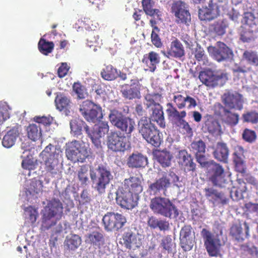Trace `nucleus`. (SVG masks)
Listing matches in <instances>:
<instances>
[{
    "mask_svg": "<svg viewBox=\"0 0 258 258\" xmlns=\"http://www.w3.org/2000/svg\"><path fill=\"white\" fill-rule=\"evenodd\" d=\"M63 209L62 204L58 199L49 201L41 211V229L45 231L55 226L62 217Z\"/></svg>",
    "mask_w": 258,
    "mask_h": 258,
    "instance_id": "obj_1",
    "label": "nucleus"
},
{
    "mask_svg": "<svg viewBox=\"0 0 258 258\" xmlns=\"http://www.w3.org/2000/svg\"><path fill=\"white\" fill-rule=\"evenodd\" d=\"M150 208L154 213L170 219L176 218L179 215L178 210L175 205L167 198L161 197L153 198Z\"/></svg>",
    "mask_w": 258,
    "mask_h": 258,
    "instance_id": "obj_2",
    "label": "nucleus"
},
{
    "mask_svg": "<svg viewBox=\"0 0 258 258\" xmlns=\"http://www.w3.org/2000/svg\"><path fill=\"white\" fill-rule=\"evenodd\" d=\"M90 176L94 189L99 194H102L105 192L107 185L112 178L111 172L103 165H100L94 170H90Z\"/></svg>",
    "mask_w": 258,
    "mask_h": 258,
    "instance_id": "obj_3",
    "label": "nucleus"
},
{
    "mask_svg": "<svg viewBox=\"0 0 258 258\" xmlns=\"http://www.w3.org/2000/svg\"><path fill=\"white\" fill-rule=\"evenodd\" d=\"M222 234V231L220 234L214 233L206 228H203L201 231L204 246L210 256L217 257L220 254L223 245L221 238Z\"/></svg>",
    "mask_w": 258,
    "mask_h": 258,
    "instance_id": "obj_4",
    "label": "nucleus"
},
{
    "mask_svg": "<svg viewBox=\"0 0 258 258\" xmlns=\"http://www.w3.org/2000/svg\"><path fill=\"white\" fill-rule=\"evenodd\" d=\"M109 118L113 125L127 137H131L135 126V122L132 118L125 116L116 109L110 110Z\"/></svg>",
    "mask_w": 258,
    "mask_h": 258,
    "instance_id": "obj_5",
    "label": "nucleus"
},
{
    "mask_svg": "<svg viewBox=\"0 0 258 258\" xmlns=\"http://www.w3.org/2000/svg\"><path fill=\"white\" fill-rule=\"evenodd\" d=\"M44 161L45 171L52 176L56 175L58 171V154L56 153V149L51 144L46 146L41 153Z\"/></svg>",
    "mask_w": 258,
    "mask_h": 258,
    "instance_id": "obj_6",
    "label": "nucleus"
},
{
    "mask_svg": "<svg viewBox=\"0 0 258 258\" xmlns=\"http://www.w3.org/2000/svg\"><path fill=\"white\" fill-rule=\"evenodd\" d=\"M107 145L109 150L115 152H124L129 147L126 137L117 131L111 132L108 135Z\"/></svg>",
    "mask_w": 258,
    "mask_h": 258,
    "instance_id": "obj_7",
    "label": "nucleus"
},
{
    "mask_svg": "<svg viewBox=\"0 0 258 258\" xmlns=\"http://www.w3.org/2000/svg\"><path fill=\"white\" fill-rule=\"evenodd\" d=\"M199 78L204 84L212 87L218 85L222 86L228 80L227 74L224 73L214 74L210 70L201 72Z\"/></svg>",
    "mask_w": 258,
    "mask_h": 258,
    "instance_id": "obj_8",
    "label": "nucleus"
},
{
    "mask_svg": "<svg viewBox=\"0 0 258 258\" xmlns=\"http://www.w3.org/2000/svg\"><path fill=\"white\" fill-rule=\"evenodd\" d=\"M116 202L121 208L132 210L138 205L139 196L120 188L116 192Z\"/></svg>",
    "mask_w": 258,
    "mask_h": 258,
    "instance_id": "obj_9",
    "label": "nucleus"
},
{
    "mask_svg": "<svg viewBox=\"0 0 258 258\" xmlns=\"http://www.w3.org/2000/svg\"><path fill=\"white\" fill-rule=\"evenodd\" d=\"M206 145L202 139H195L190 145L189 149L194 155L197 162L199 163L202 167H207L210 162L207 160L206 153Z\"/></svg>",
    "mask_w": 258,
    "mask_h": 258,
    "instance_id": "obj_10",
    "label": "nucleus"
},
{
    "mask_svg": "<svg viewBox=\"0 0 258 258\" xmlns=\"http://www.w3.org/2000/svg\"><path fill=\"white\" fill-rule=\"evenodd\" d=\"M208 50L211 56L217 61L226 60L233 55L231 49L221 41H218L215 46H209Z\"/></svg>",
    "mask_w": 258,
    "mask_h": 258,
    "instance_id": "obj_11",
    "label": "nucleus"
},
{
    "mask_svg": "<svg viewBox=\"0 0 258 258\" xmlns=\"http://www.w3.org/2000/svg\"><path fill=\"white\" fill-rule=\"evenodd\" d=\"M141 86L139 79H132L130 84H124L120 86L122 96L129 100L140 99Z\"/></svg>",
    "mask_w": 258,
    "mask_h": 258,
    "instance_id": "obj_12",
    "label": "nucleus"
},
{
    "mask_svg": "<svg viewBox=\"0 0 258 258\" xmlns=\"http://www.w3.org/2000/svg\"><path fill=\"white\" fill-rule=\"evenodd\" d=\"M171 11L176 18V22L177 24L189 25L191 16L184 2L181 1L175 2L172 5Z\"/></svg>",
    "mask_w": 258,
    "mask_h": 258,
    "instance_id": "obj_13",
    "label": "nucleus"
},
{
    "mask_svg": "<svg viewBox=\"0 0 258 258\" xmlns=\"http://www.w3.org/2000/svg\"><path fill=\"white\" fill-rule=\"evenodd\" d=\"M103 223L107 230H118L126 222L125 217L122 214L114 212H107L103 217Z\"/></svg>",
    "mask_w": 258,
    "mask_h": 258,
    "instance_id": "obj_14",
    "label": "nucleus"
},
{
    "mask_svg": "<svg viewBox=\"0 0 258 258\" xmlns=\"http://www.w3.org/2000/svg\"><path fill=\"white\" fill-rule=\"evenodd\" d=\"M81 146L82 144L79 141H73L66 151L68 159L74 162H83L88 154L86 149Z\"/></svg>",
    "mask_w": 258,
    "mask_h": 258,
    "instance_id": "obj_15",
    "label": "nucleus"
},
{
    "mask_svg": "<svg viewBox=\"0 0 258 258\" xmlns=\"http://www.w3.org/2000/svg\"><path fill=\"white\" fill-rule=\"evenodd\" d=\"M210 172L211 176L210 178V181L214 185L223 186L226 183L227 179L226 178L225 172L222 166L214 161H210ZM208 167V166L207 167Z\"/></svg>",
    "mask_w": 258,
    "mask_h": 258,
    "instance_id": "obj_16",
    "label": "nucleus"
},
{
    "mask_svg": "<svg viewBox=\"0 0 258 258\" xmlns=\"http://www.w3.org/2000/svg\"><path fill=\"white\" fill-rule=\"evenodd\" d=\"M204 192L206 198L214 205L223 206L229 203V196L224 192L213 187L205 188Z\"/></svg>",
    "mask_w": 258,
    "mask_h": 258,
    "instance_id": "obj_17",
    "label": "nucleus"
},
{
    "mask_svg": "<svg viewBox=\"0 0 258 258\" xmlns=\"http://www.w3.org/2000/svg\"><path fill=\"white\" fill-rule=\"evenodd\" d=\"M120 188L139 196L143 190V179L141 177L130 176L123 180Z\"/></svg>",
    "mask_w": 258,
    "mask_h": 258,
    "instance_id": "obj_18",
    "label": "nucleus"
},
{
    "mask_svg": "<svg viewBox=\"0 0 258 258\" xmlns=\"http://www.w3.org/2000/svg\"><path fill=\"white\" fill-rule=\"evenodd\" d=\"M222 101L225 106L229 109H237L240 110L243 108L242 96L238 93H224L222 96Z\"/></svg>",
    "mask_w": 258,
    "mask_h": 258,
    "instance_id": "obj_19",
    "label": "nucleus"
},
{
    "mask_svg": "<svg viewBox=\"0 0 258 258\" xmlns=\"http://www.w3.org/2000/svg\"><path fill=\"white\" fill-rule=\"evenodd\" d=\"M246 151L240 146H237L234 148L232 154L233 161L235 165V170L238 172L244 173L246 172V165L244 161V153Z\"/></svg>",
    "mask_w": 258,
    "mask_h": 258,
    "instance_id": "obj_20",
    "label": "nucleus"
},
{
    "mask_svg": "<svg viewBox=\"0 0 258 258\" xmlns=\"http://www.w3.org/2000/svg\"><path fill=\"white\" fill-rule=\"evenodd\" d=\"M177 158L179 164L184 167L185 171H196V164L194 162L191 155L186 150L179 151Z\"/></svg>",
    "mask_w": 258,
    "mask_h": 258,
    "instance_id": "obj_21",
    "label": "nucleus"
},
{
    "mask_svg": "<svg viewBox=\"0 0 258 258\" xmlns=\"http://www.w3.org/2000/svg\"><path fill=\"white\" fill-rule=\"evenodd\" d=\"M192 229L190 225H186L182 227L180 231V245L185 251L191 250L194 245V241L191 237Z\"/></svg>",
    "mask_w": 258,
    "mask_h": 258,
    "instance_id": "obj_22",
    "label": "nucleus"
},
{
    "mask_svg": "<svg viewBox=\"0 0 258 258\" xmlns=\"http://www.w3.org/2000/svg\"><path fill=\"white\" fill-rule=\"evenodd\" d=\"M109 131V125L107 122L99 121L97 124H95L93 128L92 135L90 134L89 136L92 142L96 145L100 144L99 138L103 137Z\"/></svg>",
    "mask_w": 258,
    "mask_h": 258,
    "instance_id": "obj_23",
    "label": "nucleus"
},
{
    "mask_svg": "<svg viewBox=\"0 0 258 258\" xmlns=\"http://www.w3.org/2000/svg\"><path fill=\"white\" fill-rule=\"evenodd\" d=\"M142 62L147 68L146 70L154 72L157 69V66L160 62L159 54L153 51L144 55Z\"/></svg>",
    "mask_w": 258,
    "mask_h": 258,
    "instance_id": "obj_24",
    "label": "nucleus"
},
{
    "mask_svg": "<svg viewBox=\"0 0 258 258\" xmlns=\"http://www.w3.org/2000/svg\"><path fill=\"white\" fill-rule=\"evenodd\" d=\"M213 1H210L208 7L199 11V15L202 20H212L220 15V11Z\"/></svg>",
    "mask_w": 258,
    "mask_h": 258,
    "instance_id": "obj_25",
    "label": "nucleus"
},
{
    "mask_svg": "<svg viewBox=\"0 0 258 258\" xmlns=\"http://www.w3.org/2000/svg\"><path fill=\"white\" fill-rule=\"evenodd\" d=\"M170 184L169 178L167 174L164 173L162 174V177L149 185V189L154 195H157L161 190L166 191Z\"/></svg>",
    "mask_w": 258,
    "mask_h": 258,
    "instance_id": "obj_26",
    "label": "nucleus"
},
{
    "mask_svg": "<svg viewBox=\"0 0 258 258\" xmlns=\"http://www.w3.org/2000/svg\"><path fill=\"white\" fill-rule=\"evenodd\" d=\"M167 53L169 56L176 58H181L185 55V50L181 42L176 38L171 42L170 48Z\"/></svg>",
    "mask_w": 258,
    "mask_h": 258,
    "instance_id": "obj_27",
    "label": "nucleus"
},
{
    "mask_svg": "<svg viewBox=\"0 0 258 258\" xmlns=\"http://www.w3.org/2000/svg\"><path fill=\"white\" fill-rule=\"evenodd\" d=\"M221 108L223 110V114L221 115L222 121L231 126H234L237 124L239 121V116L237 113H233L229 109L219 104Z\"/></svg>",
    "mask_w": 258,
    "mask_h": 258,
    "instance_id": "obj_28",
    "label": "nucleus"
},
{
    "mask_svg": "<svg viewBox=\"0 0 258 258\" xmlns=\"http://www.w3.org/2000/svg\"><path fill=\"white\" fill-rule=\"evenodd\" d=\"M19 126L17 124L13 126L4 136L2 144L5 147L9 148L15 144L17 138L19 136Z\"/></svg>",
    "mask_w": 258,
    "mask_h": 258,
    "instance_id": "obj_29",
    "label": "nucleus"
},
{
    "mask_svg": "<svg viewBox=\"0 0 258 258\" xmlns=\"http://www.w3.org/2000/svg\"><path fill=\"white\" fill-rule=\"evenodd\" d=\"M86 241L93 245L95 249L100 251L102 246L105 244V239L103 235L98 231H93L86 236Z\"/></svg>",
    "mask_w": 258,
    "mask_h": 258,
    "instance_id": "obj_30",
    "label": "nucleus"
},
{
    "mask_svg": "<svg viewBox=\"0 0 258 258\" xmlns=\"http://www.w3.org/2000/svg\"><path fill=\"white\" fill-rule=\"evenodd\" d=\"M148 163L147 158L141 153H133L127 159V165L131 168L145 167Z\"/></svg>",
    "mask_w": 258,
    "mask_h": 258,
    "instance_id": "obj_31",
    "label": "nucleus"
},
{
    "mask_svg": "<svg viewBox=\"0 0 258 258\" xmlns=\"http://www.w3.org/2000/svg\"><path fill=\"white\" fill-rule=\"evenodd\" d=\"M213 155L217 160L227 163L229 156V149L226 144L223 142H218L216 145Z\"/></svg>",
    "mask_w": 258,
    "mask_h": 258,
    "instance_id": "obj_32",
    "label": "nucleus"
},
{
    "mask_svg": "<svg viewBox=\"0 0 258 258\" xmlns=\"http://www.w3.org/2000/svg\"><path fill=\"white\" fill-rule=\"evenodd\" d=\"M122 239L125 247L129 249L139 248L141 245V242L138 236L133 232L125 233Z\"/></svg>",
    "mask_w": 258,
    "mask_h": 258,
    "instance_id": "obj_33",
    "label": "nucleus"
},
{
    "mask_svg": "<svg viewBox=\"0 0 258 258\" xmlns=\"http://www.w3.org/2000/svg\"><path fill=\"white\" fill-rule=\"evenodd\" d=\"M139 132L141 134L144 139L146 140L149 139L150 134L153 129H156V126L152 124L147 117H142L139 121Z\"/></svg>",
    "mask_w": 258,
    "mask_h": 258,
    "instance_id": "obj_34",
    "label": "nucleus"
},
{
    "mask_svg": "<svg viewBox=\"0 0 258 258\" xmlns=\"http://www.w3.org/2000/svg\"><path fill=\"white\" fill-rule=\"evenodd\" d=\"M70 127L71 132L74 136L81 135L83 130L84 129L86 133L89 135V128L86 123L81 119L75 118L70 121Z\"/></svg>",
    "mask_w": 258,
    "mask_h": 258,
    "instance_id": "obj_35",
    "label": "nucleus"
},
{
    "mask_svg": "<svg viewBox=\"0 0 258 258\" xmlns=\"http://www.w3.org/2000/svg\"><path fill=\"white\" fill-rule=\"evenodd\" d=\"M25 131L28 138L32 141L39 140L42 137V129L36 123H30L26 127Z\"/></svg>",
    "mask_w": 258,
    "mask_h": 258,
    "instance_id": "obj_36",
    "label": "nucleus"
},
{
    "mask_svg": "<svg viewBox=\"0 0 258 258\" xmlns=\"http://www.w3.org/2000/svg\"><path fill=\"white\" fill-rule=\"evenodd\" d=\"M237 181L239 184V186L233 187V189L230 191V197L235 201H238L243 198V193L246 192L247 190L246 183L242 179H238Z\"/></svg>",
    "mask_w": 258,
    "mask_h": 258,
    "instance_id": "obj_37",
    "label": "nucleus"
},
{
    "mask_svg": "<svg viewBox=\"0 0 258 258\" xmlns=\"http://www.w3.org/2000/svg\"><path fill=\"white\" fill-rule=\"evenodd\" d=\"M151 119L152 121L156 122L161 127L164 128L165 127L164 112L160 104H157L155 107L152 108Z\"/></svg>",
    "mask_w": 258,
    "mask_h": 258,
    "instance_id": "obj_38",
    "label": "nucleus"
},
{
    "mask_svg": "<svg viewBox=\"0 0 258 258\" xmlns=\"http://www.w3.org/2000/svg\"><path fill=\"white\" fill-rule=\"evenodd\" d=\"M142 4L143 10L147 15L156 16L157 19H161V12L159 9L153 8L154 2L152 0H142Z\"/></svg>",
    "mask_w": 258,
    "mask_h": 258,
    "instance_id": "obj_39",
    "label": "nucleus"
},
{
    "mask_svg": "<svg viewBox=\"0 0 258 258\" xmlns=\"http://www.w3.org/2000/svg\"><path fill=\"white\" fill-rule=\"evenodd\" d=\"M101 77L106 81H113L118 77V71L112 65L109 64L104 68L101 72Z\"/></svg>",
    "mask_w": 258,
    "mask_h": 258,
    "instance_id": "obj_40",
    "label": "nucleus"
},
{
    "mask_svg": "<svg viewBox=\"0 0 258 258\" xmlns=\"http://www.w3.org/2000/svg\"><path fill=\"white\" fill-rule=\"evenodd\" d=\"M54 102L56 108L59 111L68 109L70 107V98L62 93H59L56 95Z\"/></svg>",
    "mask_w": 258,
    "mask_h": 258,
    "instance_id": "obj_41",
    "label": "nucleus"
},
{
    "mask_svg": "<svg viewBox=\"0 0 258 258\" xmlns=\"http://www.w3.org/2000/svg\"><path fill=\"white\" fill-rule=\"evenodd\" d=\"M205 128L211 134H216L221 131V126L219 122L211 116H209L204 123Z\"/></svg>",
    "mask_w": 258,
    "mask_h": 258,
    "instance_id": "obj_42",
    "label": "nucleus"
},
{
    "mask_svg": "<svg viewBox=\"0 0 258 258\" xmlns=\"http://www.w3.org/2000/svg\"><path fill=\"white\" fill-rule=\"evenodd\" d=\"M166 105L168 107L166 112L168 117H172L179 121L186 116V112L185 110L179 112L171 103H168Z\"/></svg>",
    "mask_w": 258,
    "mask_h": 258,
    "instance_id": "obj_43",
    "label": "nucleus"
},
{
    "mask_svg": "<svg viewBox=\"0 0 258 258\" xmlns=\"http://www.w3.org/2000/svg\"><path fill=\"white\" fill-rule=\"evenodd\" d=\"M101 107L96 105V108H94L88 114H86L84 118L89 122L95 123L99 121L102 118Z\"/></svg>",
    "mask_w": 258,
    "mask_h": 258,
    "instance_id": "obj_44",
    "label": "nucleus"
},
{
    "mask_svg": "<svg viewBox=\"0 0 258 258\" xmlns=\"http://www.w3.org/2000/svg\"><path fill=\"white\" fill-rule=\"evenodd\" d=\"M81 244V237L76 234H73L70 236H67L64 241V246L68 249L74 250Z\"/></svg>",
    "mask_w": 258,
    "mask_h": 258,
    "instance_id": "obj_45",
    "label": "nucleus"
},
{
    "mask_svg": "<svg viewBox=\"0 0 258 258\" xmlns=\"http://www.w3.org/2000/svg\"><path fill=\"white\" fill-rule=\"evenodd\" d=\"M173 156L168 151L163 150L159 151L157 154V161L163 167H168L171 164V161Z\"/></svg>",
    "mask_w": 258,
    "mask_h": 258,
    "instance_id": "obj_46",
    "label": "nucleus"
},
{
    "mask_svg": "<svg viewBox=\"0 0 258 258\" xmlns=\"http://www.w3.org/2000/svg\"><path fill=\"white\" fill-rule=\"evenodd\" d=\"M38 47L40 52L46 55L52 51L54 43L52 41H48L45 39L41 38L38 42Z\"/></svg>",
    "mask_w": 258,
    "mask_h": 258,
    "instance_id": "obj_47",
    "label": "nucleus"
},
{
    "mask_svg": "<svg viewBox=\"0 0 258 258\" xmlns=\"http://www.w3.org/2000/svg\"><path fill=\"white\" fill-rule=\"evenodd\" d=\"M243 122L256 124L258 123V112L255 110H250L244 112L242 115Z\"/></svg>",
    "mask_w": 258,
    "mask_h": 258,
    "instance_id": "obj_48",
    "label": "nucleus"
},
{
    "mask_svg": "<svg viewBox=\"0 0 258 258\" xmlns=\"http://www.w3.org/2000/svg\"><path fill=\"white\" fill-rule=\"evenodd\" d=\"M88 168L86 165L81 166L78 171V177L81 185L82 186H86L89 182V179L88 176Z\"/></svg>",
    "mask_w": 258,
    "mask_h": 258,
    "instance_id": "obj_49",
    "label": "nucleus"
},
{
    "mask_svg": "<svg viewBox=\"0 0 258 258\" xmlns=\"http://www.w3.org/2000/svg\"><path fill=\"white\" fill-rule=\"evenodd\" d=\"M230 234L237 241H243V232L241 224H233L230 229Z\"/></svg>",
    "mask_w": 258,
    "mask_h": 258,
    "instance_id": "obj_50",
    "label": "nucleus"
},
{
    "mask_svg": "<svg viewBox=\"0 0 258 258\" xmlns=\"http://www.w3.org/2000/svg\"><path fill=\"white\" fill-rule=\"evenodd\" d=\"M243 58L250 64L258 66V55L256 52L246 50L243 53Z\"/></svg>",
    "mask_w": 258,
    "mask_h": 258,
    "instance_id": "obj_51",
    "label": "nucleus"
},
{
    "mask_svg": "<svg viewBox=\"0 0 258 258\" xmlns=\"http://www.w3.org/2000/svg\"><path fill=\"white\" fill-rule=\"evenodd\" d=\"M149 139H147L146 141L148 143L151 144L155 147H159L162 142V139L160 136L159 131L157 129H153L152 132L150 134Z\"/></svg>",
    "mask_w": 258,
    "mask_h": 258,
    "instance_id": "obj_52",
    "label": "nucleus"
},
{
    "mask_svg": "<svg viewBox=\"0 0 258 258\" xmlns=\"http://www.w3.org/2000/svg\"><path fill=\"white\" fill-rule=\"evenodd\" d=\"M161 95L158 93L147 94L145 96V99L146 101V105L147 108L152 106L155 107L157 104H160L156 102V101L160 100Z\"/></svg>",
    "mask_w": 258,
    "mask_h": 258,
    "instance_id": "obj_53",
    "label": "nucleus"
},
{
    "mask_svg": "<svg viewBox=\"0 0 258 258\" xmlns=\"http://www.w3.org/2000/svg\"><path fill=\"white\" fill-rule=\"evenodd\" d=\"M73 90L77 94L79 99H84L88 95L86 88L80 82H75L74 83Z\"/></svg>",
    "mask_w": 258,
    "mask_h": 258,
    "instance_id": "obj_54",
    "label": "nucleus"
},
{
    "mask_svg": "<svg viewBox=\"0 0 258 258\" xmlns=\"http://www.w3.org/2000/svg\"><path fill=\"white\" fill-rule=\"evenodd\" d=\"M258 22V18L255 17L254 14L251 12H246L244 13L243 17V23L244 26L252 27L256 26Z\"/></svg>",
    "mask_w": 258,
    "mask_h": 258,
    "instance_id": "obj_55",
    "label": "nucleus"
},
{
    "mask_svg": "<svg viewBox=\"0 0 258 258\" xmlns=\"http://www.w3.org/2000/svg\"><path fill=\"white\" fill-rule=\"evenodd\" d=\"M253 30L247 29L246 26H241L240 28V39L244 42L250 41L252 38Z\"/></svg>",
    "mask_w": 258,
    "mask_h": 258,
    "instance_id": "obj_56",
    "label": "nucleus"
},
{
    "mask_svg": "<svg viewBox=\"0 0 258 258\" xmlns=\"http://www.w3.org/2000/svg\"><path fill=\"white\" fill-rule=\"evenodd\" d=\"M242 138L245 142L252 143L256 140V135L255 131L248 128H245L242 133Z\"/></svg>",
    "mask_w": 258,
    "mask_h": 258,
    "instance_id": "obj_57",
    "label": "nucleus"
},
{
    "mask_svg": "<svg viewBox=\"0 0 258 258\" xmlns=\"http://www.w3.org/2000/svg\"><path fill=\"white\" fill-rule=\"evenodd\" d=\"M33 120L36 122L37 125H43L44 126L50 125L52 122V117L49 116H36L33 118Z\"/></svg>",
    "mask_w": 258,
    "mask_h": 258,
    "instance_id": "obj_58",
    "label": "nucleus"
},
{
    "mask_svg": "<svg viewBox=\"0 0 258 258\" xmlns=\"http://www.w3.org/2000/svg\"><path fill=\"white\" fill-rule=\"evenodd\" d=\"M25 212L28 215L30 223L33 224L35 223L38 217V213L37 210L32 206H29L25 209Z\"/></svg>",
    "mask_w": 258,
    "mask_h": 258,
    "instance_id": "obj_59",
    "label": "nucleus"
},
{
    "mask_svg": "<svg viewBox=\"0 0 258 258\" xmlns=\"http://www.w3.org/2000/svg\"><path fill=\"white\" fill-rule=\"evenodd\" d=\"M160 31H152L151 39L152 44L157 48H161L163 43L159 36Z\"/></svg>",
    "mask_w": 258,
    "mask_h": 258,
    "instance_id": "obj_60",
    "label": "nucleus"
},
{
    "mask_svg": "<svg viewBox=\"0 0 258 258\" xmlns=\"http://www.w3.org/2000/svg\"><path fill=\"white\" fill-rule=\"evenodd\" d=\"M173 100L178 109H181L185 107V97L182 95L179 94L175 95L173 96Z\"/></svg>",
    "mask_w": 258,
    "mask_h": 258,
    "instance_id": "obj_61",
    "label": "nucleus"
},
{
    "mask_svg": "<svg viewBox=\"0 0 258 258\" xmlns=\"http://www.w3.org/2000/svg\"><path fill=\"white\" fill-rule=\"evenodd\" d=\"M94 104L95 103L88 100H85L82 102L80 106L79 110L84 117L85 116L86 114H87V110L92 108V107H94Z\"/></svg>",
    "mask_w": 258,
    "mask_h": 258,
    "instance_id": "obj_62",
    "label": "nucleus"
},
{
    "mask_svg": "<svg viewBox=\"0 0 258 258\" xmlns=\"http://www.w3.org/2000/svg\"><path fill=\"white\" fill-rule=\"evenodd\" d=\"M43 188L42 182L39 180L32 181L30 184V189L35 194L41 192Z\"/></svg>",
    "mask_w": 258,
    "mask_h": 258,
    "instance_id": "obj_63",
    "label": "nucleus"
},
{
    "mask_svg": "<svg viewBox=\"0 0 258 258\" xmlns=\"http://www.w3.org/2000/svg\"><path fill=\"white\" fill-rule=\"evenodd\" d=\"M194 55L196 59L198 61H201L205 59V54L204 49L200 45H197L195 48Z\"/></svg>",
    "mask_w": 258,
    "mask_h": 258,
    "instance_id": "obj_64",
    "label": "nucleus"
}]
</instances>
